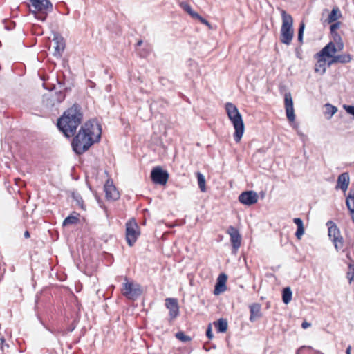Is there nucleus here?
Wrapping results in <instances>:
<instances>
[{
    "label": "nucleus",
    "instance_id": "1",
    "mask_svg": "<svg viewBox=\"0 0 354 354\" xmlns=\"http://www.w3.org/2000/svg\"><path fill=\"white\" fill-rule=\"evenodd\" d=\"M101 132V127L95 121L85 122L72 140L74 152L80 155L86 151L93 144L100 140Z\"/></svg>",
    "mask_w": 354,
    "mask_h": 354
},
{
    "label": "nucleus",
    "instance_id": "2",
    "mask_svg": "<svg viewBox=\"0 0 354 354\" xmlns=\"http://www.w3.org/2000/svg\"><path fill=\"white\" fill-rule=\"evenodd\" d=\"M82 118L80 106L75 104L64 112L62 116L58 119L57 126L66 137L70 138L75 135Z\"/></svg>",
    "mask_w": 354,
    "mask_h": 354
},
{
    "label": "nucleus",
    "instance_id": "3",
    "mask_svg": "<svg viewBox=\"0 0 354 354\" xmlns=\"http://www.w3.org/2000/svg\"><path fill=\"white\" fill-rule=\"evenodd\" d=\"M225 110L230 120L235 129L234 139L236 142H239L244 133V123L241 113L237 107L231 102L225 104Z\"/></svg>",
    "mask_w": 354,
    "mask_h": 354
},
{
    "label": "nucleus",
    "instance_id": "4",
    "mask_svg": "<svg viewBox=\"0 0 354 354\" xmlns=\"http://www.w3.org/2000/svg\"><path fill=\"white\" fill-rule=\"evenodd\" d=\"M282 25L281 28L280 41L281 43L289 45L294 35L293 19L285 10H281Z\"/></svg>",
    "mask_w": 354,
    "mask_h": 354
},
{
    "label": "nucleus",
    "instance_id": "5",
    "mask_svg": "<svg viewBox=\"0 0 354 354\" xmlns=\"http://www.w3.org/2000/svg\"><path fill=\"white\" fill-rule=\"evenodd\" d=\"M34 10L31 12L35 15V17L41 21H44L46 19L47 15L53 10V5L49 0H30Z\"/></svg>",
    "mask_w": 354,
    "mask_h": 354
},
{
    "label": "nucleus",
    "instance_id": "6",
    "mask_svg": "<svg viewBox=\"0 0 354 354\" xmlns=\"http://www.w3.org/2000/svg\"><path fill=\"white\" fill-rule=\"evenodd\" d=\"M140 234L139 226L134 219L126 223V240L129 246H133Z\"/></svg>",
    "mask_w": 354,
    "mask_h": 354
},
{
    "label": "nucleus",
    "instance_id": "7",
    "mask_svg": "<svg viewBox=\"0 0 354 354\" xmlns=\"http://www.w3.org/2000/svg\"><path fill=\"white\" fill-rule=\"evenodd\" d=\"M151 178L156 184L165 185L169 178V174L160 167L153 168L151 172Z\"/></svg>",
    "mask_w": 354,
    "mask_h": 354
},
{
    "label": "nucleus",
    "instance_id": "8",
    "mask_svg": "<svg viewBox=\"0 0 354 354\" xmlns=\"http://www.w3.org/2000/svg\"><path fill=\"white\" fill-rule=\"evenodd\" d=\"M226 232L230 236L233 252L236 253L241 244V236L239 230L232 225L228 227Z\"/></svg>",
    "mask_w": 354,
    "mask_h": 354
},
{
    "label": "nucleus",
    "instance_id": "9",
    "mask_svg": "<svg viewBox=\"0 0 354 354\" xmlns=\"http://www.w3.org/2000/svg\"><path fill=\"white\" fill-rule=\"evenodd\" d=\"M284 104L287 118L289 121L293 122L295 120V115L293 108V101L290 93H286L284 96Z\"/></svg>",
    "mask_w": 354,
    "mask_h": 354
},
{
    "label": "nucleus",
    "instance_id": "10",
    "mask_svg": "<svg viewBox=\"0 0 354 354\" xmlns=\"http://www.w3.org/2000/svg\"><path fill=\"white\" fill-rule=\"evenodd\" d=\"M239 201L242 204L251 205L257 202L258 196L254 191H245L239 195Z\"/></svg>",
    "mask_w": 354,
    "mask_h": 354
},
{
    "label": "nucleus",
    "instance_id": "11",
    "mask_svg": "<svg viewBox=\"0 0 354 354\" xmlns=\"http://www.w3.org/2000/svg\"><path fill=\"white\" fill-rule=\"evenodd\" d=\"M165 306L169 310V317L171 319H174L178 316L179 306L177 299L167 298L165 299Z\"/></svg>",
    "mask_w": 354,
    "mask_h": 354
},
{
    "label": "nucleus",
    "instance_id": "12",
    "mask_svg": "<svg viewBox=\"0 0 354 354\" xmlns=\"http://www.w3.org/2000/svg\"><path fill=\"white\" fill-rule=\"evenodd\" d=\"M106 197L109 200L116 201L120 198L119 192L117 190L113 182L108 180L104 185Z\"/></svg>",
    "mask_w": 354,
    "mask_h": 354
},
{
    "label": "nucleus",
    "instance_id": "13",
    "mask_svg": "<svg viewBox=\"0 0 354 354\" xmlns=\"http://www.w3.org/2000/svg\"><path fill=\"white\" fill-rule=\"evenodd\" d=\"M123 295L127 298H133L139 296L141 290L138 286L133 287V284L131 282H126L123 286Z\"/></svg>",
    "mask_w": 354,
    "mask_h": 354
},
{
    "label": "nucleus",
    "instance_id": "14",
    "mask_svg": "<svg viewBox=\"0 0 354 354\" xmlns=\"http://www.w3.org/2000/svg\"><path fill=\"white\" fill-rule=\"evenodd\" d=\"M227 279V277L225 274L222 273L219 274L217 278V281L214 287V294L215 295H218L221 292H223L226 290V281Z\"/></svg>",
    "mask_w": 354,
    "mask_h": 354
},
{
    "label": "nucleus",
    "instance_id": "15",
    "mask_svg": "<svg viewBox=\"0 0 354 354\" xmlns=\"http://www.w3.org/2000/svg\"><path fill=\"white\" fill-rule=\"evenodd\" d=\"M349 182H350V178H349L348 173L344 172L338 176L335 189H340L343 192H346L349 185Z\"/></svg>",
    "mask_w": 354,
    "mask_h": 354
},
{
    "label": "nucleus",
    "instance_id": "16",
    "mask_svg": "<svg viewBox=\"0 0 354 354\" xmlns=\"http://www.w3.org/2000/svg\"><path fill=\"white\" fill-rule=\"evenodd\" d=\"M336 50L334 47V43L330 41L326 46H325L319 53L315 55V57H327L333 59L335 55Z\"/></svg>",
    "mask_w": 354,
    "mask_h": 354
},
{
    "label": "nucleus",
    "instance_id": "17",
    "mask_svg": "<svg viewBox=\"0 0 354 354\" xmlns=\"http://www.w3.org/2000/svg\"><path fill=\"white\" fill-rule=\"evenodd\" d=\"M250 308V321L254 322L262 316L261 306L258 303H253L249 306Z\"/></svg>",
    "mask_w": 354,
    "mask_h": 354
},
{
    "label": "nucleus",
    "instance_id": "18",
    "mask_svg": "<svg viewBox=\"0 0 354 354\" xmlns=\"http://www.w3.org/2000/svg\"><path fill=\"white\" fill-rule=\"evenodd\" d=\"M53 42L55 44L53 55L60 57L65 48L64 39L61 37L56 36L53 39Z\"/></svg>",
    "mask_w": 354,
    "mask_h": 354
},
{
    "label": "nucleus",
    "instance_id": "19",
    "mask_svg": "<svg viewBox=\"0 0 354 354\" xmlns=\"http://www.w3.org/2000/svg\"><path fill=\"white\" fill-rule=\"evenodd\" d=\"M326 225L328 227V236L331 241L335 239H337V236L341 234L340 230L337 225L333 221H328L326 223Z\"/></svg>",
    "mask_w": 354,
    "mask_h": 354
},
{
    "label": "nucleus",
    "instance_id": "20",
    "mask_svg": "<svg viewBox=\"0 0 354 354\" xmlns=\"http://www.w3.org/2000/svg\"><path fill=\"white\" fill-rule=\"evenodd\" d=\"M346 205L354 223V188L353 187L350 189L348 195L346 198Z\"/></svg>",
    "mask_w": 354,
    "mask_h": 354
},
{
    "label": "nucleus",
    "instance_id": "21",
    "mask_svg": "<svg viewBox=\"0 0 354 354\" xmlns=\"http://www.w3.org/2000/svg\"><path fill=\"white\" fill-rule=\"evenodd\" d=\"M352 59V57L348 53H344L338 55H334L333 59L329 62L328 65L335 63L347 64L349 63Z\"/></svg>",
    "mask_w": 354,
    "mask_h": 354
},
{
    "label": "nucleus",
    "instance_id": "22",
    "mask_svg": "<svg viewBox=\"0 0 354 354\" xmlns=\"http://www.w3.org/2000/svg\"><path fill=\"white\" fill-rule=\"evenodd\" d=\"M317 59V62L315 66V71L317 73H320V74H324L326 70V61L324 57H316Z\"/></svg>",
    "mask_w": 354,
    "mask_h": 354
},
{
    "label": "nucleus",
    "instance_id": "23",
    "mask_svg": "<svg viewBox=\"0 0 354 354\" xmlns=\"http://www.w3.org/2000/svg\"><path fill=\"white\" fill-rule=\"evenodd\" d=\"M214 324L218 333H225L227 330V322L225 319L220 318Z\"/></svg>",
    "mask_w": 354,
    "mask_h": 354
},
{
    "label": "nucleus",
    "instance_id": "24",
    "mask_svg": "<svg viewBox=\"0 0 354 354\" xmlns=\"http://www.w3.org/2000/svg\"><path fill=\"white\" fill-rule=\"evenodd\" d=\"M342 17V13L338 7L335 6L333 8L332 11L328 15V22L332 23L336 21L338 19Z\"/></svg>",
    "mask_w": 354,
    "mask_h": 354
},
{
    "label": "nucleus",
    "instance_id": "25",
    "mask_svg": "<svg viewBox=\"0 0 354 354\" xmlns=\"http://www.w3.org/2000/svg\"><path fill=\"white\" fill-rule=\"evenodd\" d=\"M292 299V291L290 287H286L282 291V300L285 304H288Z\"/></svg>",
    "mask_w": 354,
    "mask_h": 354
},
{
    "label": "nucleus",
    "instance_id": "26",
    "mask_svg": "<svg viewBox=\"0 0 354 354\" xmlns=\"http://www.w3.org/2000/svg\"><path fill=\"white\" fill-rule=\"evenodd\" d=\"M180 8L187 12L192 18L194 17H198V13L194 11L189 4H188L185 1H182L180 3Z\"/></svg>",
    "mask_w": 354,
    "mask_h": 354
},
{
    "label": "nucleus",
    "instance_id": "27",
    "mask_svg": "<svg viewBox=\"0 0 354 354\" xmlns=\"http://www.w3.org/2000/svg\"><path fill=\"white\" fill-rule=\"evenodd\" d=\"M71 196L73 199L76 202L77 205H78L83 210L86 209L82 197L79 193L73 192Z\"/></svg>",
    "mask_w": 354,
    "mask_h": 354
},
{
    "label": "nucleus",
    "instance_id": "28",
    "mask_svg": "<svg viewBox=\"0 0 354 354\" xmlns=\"http://www.w3.org/2000/svg\"><path fill=\"white\" fill-rule=\"evenodd\" d=\"M79 222V218L77 216H74L73 214L67 216L63 221L62 225L67 226L69 225L77 224Z\"/></svg>",
    "mask_w": 354,
    "mask_h": 354
},
{
    "label": "nucleus",
    "instance_id": "29",
    "mask_svg": "<svg viewBox=\"0 0 354 354\" xmlns=\"http://www.w3.org/2000/svg\"><path fill=\"white\" fill-rule=\"evenodd\" d=\"M44 101H46L47 106H55L57 105L56 98L55 97L53 93H50L44 96Z\"/></svg>",
    "mask_w": 354,
    "mask_h": 354
},
{
    "label": "nucleus",
    "instance_id": "30",
    "mask_svg": "<svg viewBox=\"0 0 354 354\" xmlns=\"http://www.w3.org/2000/svg\"><path fill=\"white\" fill-rule=\"evenodd\" d=\"M332 242L333 243L335 248L337 252L340 251L342 248L344 247V240L341 234L337 236V239H333Z\"/></svg>",
    "mask_w": 354,
    "mask_h": 354
},
{
    "label": "nucleus",
    "instance_id": "31",
    "mask_svg": "<svg viewBox=\"0 0 354 354\" xmlns=\"http://www.w3.org/2000/svg\"><path fill=\"white\" fill-rule=\"evenodd\" d=\"M196 177L198 180V187L201 192H204L206 190L205 187V179L203 174L198 171L196 173Z\"/></svg>",
    "mask_w": 354,
    "mask_h": 354
},
{
    "label": "nucleus",
    "instance_id": "32",
    "mask_svg": "<svg viewBox=\"0 0 354 354\" xmlns=\"http://www.w3.org/2000/svg\"><path fill=\"white\" fill-rule=\"evenodd\" d=\"M175 336H176V337L178 340H180V341H181V342H184V343H186V342H190V341L192 340V338H191L189 336L186 335H185L183 332H182V331H180V332L176 333Z\"/></svg>",
    "mask_w": 354,
    "mask_h": 354
},
{
    "label": "nucleus",
    "instance_id": "33",
    "mask_svg": "<svg viewBox=\"0 0 354 354\" xmlns=\"http://www.w3.org/2000/svg\"><path fill=\"white\" fill-rule=\"evenodd\" d=\"M348 272L346 273V277L348 279L349 283L354 281V264L348 265Z\"/></svg>",
    "mask_w": 354,
    "mask_h": 354
},
{
    "label": "nucleus",
    "instance_id": "34",
    "mask_svg": "<svg viewBox=\"0 0 354 354\" xmlns=\"http://www.w3.org/2000/svg\"><path fill=\"white\" fill-rule=\"evenodd\" d=\"M325 107L326 113L329 114L330 117L333 116L337 111V108L330 104H326Z\"/></svg>",
    "mask_w": 354,
    "mask_h": 354
},
{
    "label": "nucleus",
    "instance_id": "35",
    "mask_svg": "<svg viewBox=\"0 0 354 354\" xmlns=\"http://www.w3.org/2000/svg\"><path fill=\"white\" fill-rule=\"evenodd\" d=\"M313 348L310 346H301L297 351L296 354H313Z\"/></svg>",
    "mask_w": 354,
    "mask_h": 354
},
{
    "label": "nucleus",
    "instance_id": "36",
    "mask_svg": "<svg viewBox=\"0 0 354 354\" xmlns=\"http://www.w3.org/2000/svg\"><path fill=\"white\" fill-rule=\"evenodd\" d=\"M53 93L56 98L57 104H59L64 100L66 95L63 91H58Z\"/></svg>",
    "mask_w": 354,
    "mask_h": 354
},
{
    "label": "nucleus",
    "instance_id": "37",
    "mask_svg": "<svg viewBox=\"0 0 354 354\" xmlns=\"http://www.w3.org/2000/svg\"><path fill=\"white\" fill-rule=\"evenodd\" d=\"M354 246V241L351 239H348L344 241V247L341 250H350Z\"/></svg>",
    "mask_w": 354,
    "mask_h": 354
},
{
    "label": "nucleus",
    "instance_id": "38",
    "mask_svg": "<svg viewBox=\"0 0 354 354\" xmlns=\"http://www.w3.org/2000/svg\"><path fill=\"white\" fill-rule=\"evenodd\" d=\"M305 28V24L304 22L300 23L299 30H298V41L300 43H302L303 41V35H304V30Z\"/></svg>",
    "mask_w": 354,
    "mask_h": 354
},
{
    "label": "nucleus",
    "instance_id": "39",
    "mask_svg": "<svg viewBox=\"0 0 354 354\" xmlns=\"http://www.w3.org/2000/svg\"><path fill=\"white\" fill-rule=\"evenodd\" d=\"M149 109L151 113L160 112V109H159V102L153 101L150 104Z\"/></svg>",
    "mask_w": 354,
    "mask_h": 354
},
{
    "label": "nucleus",
    "instance_id": "40",
    "mask_svg": "<svg viewBox=\"0 0 354 354\" xmlns=\"http://www.w3.org/2000/svg\"><path fill=\"white\" fill-rule=\"evenodd\" d=\"M340 24V21H336L334 24H333L330 27V33H336V30L339 28Z\"/></svg>",
    "mask_w": 354,
    "mask_h": 354
},
{
    "label": "nucleus",
    "instance_id": "41",
    "mask_svg": "<svg viewBox=\"0 0 354 354\" xmlns=\"http://www.w3.org/2000/svg\"><path fill=\"white\" fill-rule=\"evenodd\" d=\"M344 109L348 114L353 115V118H354V106L344 105Z\"/></svg>",
    "mask_w": 354,
    "mask_h": 354
},
{
    "label": "nucleus",
    "instance_id": "42",
    "mask_svg": "<svg viewBox=\"0 0 354 354\" xmlns=\"http://www.w3.org/2000/svg\"><path fill=\"white\" fill-rule=\"evenodd\" d=\"M206 336L209 339H212L214 337V335L212 333V325L209 324L207 326V328L206 330Z\"/></svg>",
    "mask_w": 354,
    "mask_h": 354
},
{
    "label": "nucleus",
    "instance_id": "43",
    "mask_svg": "<svg viewBox=\"0 0 354 354\" xmlns=\"http://www.w3.org/2000/svg\"><path fill=\"white\" fill-rule=\"evenodd\" d=\"M304 234V227H297L295 236L298 239H300L301 236Z\"/></svg>",
    "mask_w": 354,
    "mask_h": 354
},
{
    "label": "nucleus",
    "instance_id": "44",
    "mask_svg": "<svg viewBox=\"0 0 354 354\" xmlns=\"http://www.w3.org/2000/svg\"><path fill=\"white\" fill-rule=\"evenodd\" d=\"M332 36H333V43H338V42H340V41H342V37H340V35L336 32V33H331Z\"/></svg>",
    "mask_w": 354,
    "mask_h": 354
},
{
    "label": "nucleus",
    "instance_id": "45",
    "mask_svg": "<svg viewBox=\"0 0 354 354\" xmlns=\"http://www.w3.org/2000/svg\"><path fill=\"white\" fill-rule=\"evenodd\" d=\"M334 47L336 50V52L341 51L344 49V43L343 41H340L338 43H334Z\"/></svg>",
    "mask_w": 354,
    "mask_h": 354
},
{
    "label": "nucleus",
    "instance_id": "46",
    "mask_svg": "<svg viewBox=\"0 0 354 354\" xmlns=\"http://www.w3.org/2000/svg\"><path fill=\"white\" fill-rule=\"evenodd\" d=\"M194 19L199 20L203 24L209 26V23L207 20L202 17L200 15L198 14V17H194Z\"/></svg>",
    "mask_w": 354,
    "mask_h": 354
},
{
    "label": "nucleus",
    "instance_id": "47",
    "mask_svg": "<svg viewBox=\"0 0 354 354\" xmlns=\"http://www.w3.org/2000/svg\"><path fill=\"white\" fill-rule=\"evenodd\" d=\"M293 222L297 226V227H304L303 221L300 218H295L293 219Z\"/></svg>",
    "mask_w": 354,
    "mask_h": 354
},
{
    "label": "nucleus",
    "instance_id": "48",
    "mask_svg": "<svg viewBox=\"0 0 354 354\" xmlns=\"http://www.w3.org/2000/svg\"><path fill=\"white\" fill-rule=\"evenodd\" d=\"M310 323L309 322H307L306 321H304L303 322V323L301 324V327L304 328V329H306L308 328V327L310 326Z\"/></svg>",
    "mask_w": 354,
    "mask_h": 354
},
{
    "label": "nucleus",
    "instance_id": "49",
    "mask_svg": "<svg viewBox=\"0 0 354 354\" xmlns=\"http://www.w3.org/2000/svg\"><path fill=\"white\" fill-rule=\"evenodd\" d=\"M0 341H1V348L3 349V346H6L7 347H8V345L7 344L5 343V339L3 337H1L0 338Z\"/></svg>",
    "mask_w": 354,
    "mask_h": 354
},
{
    "label": "nucleus",
    "instance_id": "50",
    "mask_svg": "<svg viewBox=\"0 0 354 354\" xmlns=\"http://www.w3.org/2000/svg\"><path fill=\"white\" fill-rule=\"evenodd\" d=\"M342 252H345L346 254L347 259H348L349 260H351L350 250H342Z\"/></svg>",
    "mask_w": 354,
    "mask_h": 354
},
{
    "label": "nucleus",
    "instance_id": "51",
    "mask_svg": "<svg viewBox=\"0 0 354 354\" xmlns=\"http://www.w3.org/2000/svg\"><path fill=\"white\" fill-rule=\"evenodd\" d=\"M24 237H25V238H26V239L30 237V233H29V232H28V231H27V230H26V231L24 232Z\"/></svg>",
    "mask_w": 354,
    "mask_h": 354
},
{
    "label": "nucleus",
    "instance_id": "52",
    "mask_svg": "<svg viewBox=\"0 0 354 354\" xmlns=\"http://www.w3.org/2000/svg\"><path fill=\"white\" fill-rule=\"evenodd\" d=\"M351 346H348V348H346V353L351 354Z\"/></svg>",
    "mask_w": 354,
    "mask_h": 354
},
{
    "label": "nucleus",
    "instance_id": "53",
    "mask_svg": "<svg viewBox=\"0 0 354 354\" xmlns=\"http://www.w3.org/2000/svg\"><path fill=\"white\" fill-rule=\"evenodd\" d=\"M142 44V40H139L137 44H136V46H140Z\"/></svg>",
    "mask_w": 354,
    "mask_h": 354
},
{
    "label": "nucleus",
    "instance_id": "54",
    "mask_svg": "<svg viewBox=\"0 0 354 354\" xmlns=\"http://www.w3.org/2000/svg\"><path fill=\"white\" fill-rule=\"evenodd\" d=\"M160 106H162L163 105V102L162 101L160 102Z\"/></svg>",
    "mask_w": 354,
    "mask_h": 354
},
{
    "label": "nucleus",
    "instance_id": "55",
    "mask_svg": "<svg viewBox=\"0 0 354 354\" xmlns=\"http://www.w3.org/2000/svg\"><path fill=\"white\" fill-rule=\"evenodd\" d=\"M317 354H323V353H320V352L317 351Z\"/></svg>",
    "mask_w": 354,
    "mask_h": 354
}]
</instances>
